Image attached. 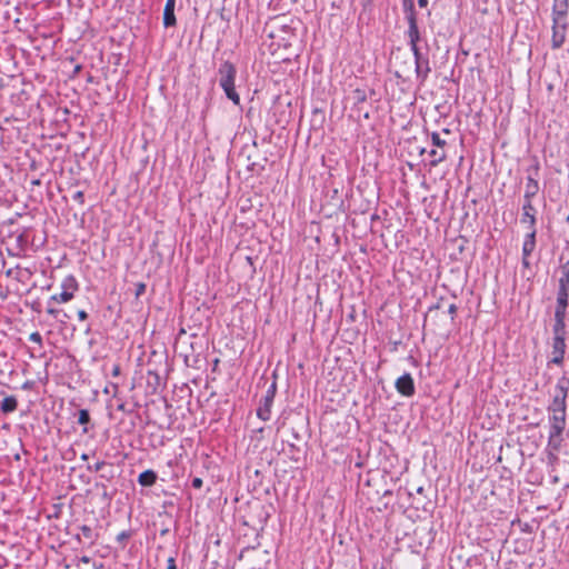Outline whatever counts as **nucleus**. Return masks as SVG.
<instances>
[{"mask_svg": "<svg viewBox=\"0 0 569 569\" xmlns=\"http://www.w3.org/2000/svg\"><path fill=\"white\" fill-rule=\"evenodd\" d=\"M156 481L157 473L151 469L144 470L138 477V482L142 487H151L156 483Z\"/></svg>", "mask_w": 569, "mask_h": 569, "instance_id": "obj_17", "label": "nucleus"}, {"mask_svg": "<svg viewBox=\"0 0 569 569\" xmlns=\"http://www.w3.org/2000/svg\"><path fill=\"white\" fill-rule=\"evenodd\" d=\"M566 352V338L553 337L552 338V358L549 363L562 365Z\"/></svg>", "mask_w": 569, "mask_h": 569, "instance_id": "obj_11", "label": "nucleus"}, {"mask_svg": "<svg viewBox=\"0 0 569 569\" xmlns=\"http://www.w3.org/2000/svg\"><path fill=\"white\" fill-rule=\"evenodd\" d=\"M439 308V305L435 306V307H431L429 308V311H432L433 309H438Z\"/></svg>", "mask_w": 569, "mask_h": 569, "instance_id": "obj_38", "label": "nucleus"}, {"mask_svg": "<svg viewBox=\"0 0 569 569\" xmlns=\"http://www.w3.org/2000/svg\"><path fill=\"white\" fill-rule=\"evenodd\" d=\"M567 21L559 19L552 20V38L551 46L553 49H559L566 40Z\"/></svg>", "mask_w": 569, "mask_h": 569, "instance_id": "obj_8", "label": "nucleus"}, {"mask_svg": "<svg viewBox=\"0 0 569 569\" xmlns=\"http://www.w3.org/2000/svg\"><path fill=\"white\" fill-rule=\"evenodd\" d=\"M273 401L269 400V398H263L260 400V405L257 409V416L259 419L263 421H268L271 417V407Z\"/></svg>", "mask_w": 569, "mask_h": 569, "instance_id": "obj_15", "label": "nucleus"}, {"mask_svg": "<svg viewBox=\"0 0 569 569\" xmlns=\"http://www.w3.org/2000/svg\"><path fill=\"white\" fill-rule=\"evenodd\" d=\"M81 561L88 563L90 561V559H89V557L83 556L81 558Z\"/></svg>", "mask_w": 569, "mask_h": 569, "instance_id": "obj_36", "label": "nucleus"}, {"mask_svg": "<svg viewBox=\"0 0 569 569\" xmlns=\"http://www.w3.org/2000/svg\"><path fill=\"white\" fill-rule=\"evenodd\" d=\"M568 9L569 0H553L552 20L559 19L560 21H567Z\"/></svg>", "mask_w": 569, "mask_h": 569, "instance_id": "obj_12", "label": "nucleus"}, {"mask_svg": "<svg viewBox=\"0 0 569 569\" xmlns=\"http://www.w3.org/2000/svg\"><path fill=\"white\" fill-rule=\"evenodd\" d=\"M129 537H130V533H129L128 531H121V532L117 536V540L121 542V541L127 540Z\"/></svg>", "mask_w": 569, "mask_h": 569, "instance_id": "obj_30", "label": "nucleus"}, {"mask_svg": "<svg viewBox=\"0 0 569 569\" xmlns=\"http://www.w3.org/2000/svg\"><path fill=\"white\" fill-rule=\"evenodd\" d=\"M430 157H432V160L430 161L431 167H437L440 162L445 161L447 159V153L445 150H441L439 148L431 149L429 151Z\"/></svg>", "mask_w": 569, "mask_h": 569, "instance_id": "obj_20", "label": "nucleus"}, {"mask_svg": "<svg viewBox=\"0 0 569 569\" xmlns=\"http://www.w3.org/2000/svg\"><path fill=\"white\" fill-rule=\"evenodd\" d=\"M87 432H88V428H87V427H84V428H83V433H87Z\"/></svg>", "mask_w": 569, "mask_h": 569, "instance_id": "obj_41", "label": "nucleus"}, {"mask_svg": "<svg viewBox=\"0 0 569 569\" xmlns=\"http://www.w3.org/2000/svg\"><path fill=\"white\" fill-rule=\"evenodd\" d=\"M219 86L223 90L226 97L232 101L233 104H240V96L236 90L237 68L230 61H223L218 69Z\"/></svg>", "mask_w": 569, "mask_h": 569, "instance_id": "obj_3", "label": "nucleus"}, {"mask_svg": "<svg viewBox=\"0 0 569 569\" xmlns=\"http://www.w3.org/2000/svg\"><path fill=\"white\" fill-rule=\"evenodd\" d=\"M568 392L569 379L562 376L558 379L547 407L549 425L548 447L553 451H559L563 441L562 433L567 427Z\"/></svg>", "mask_w": 569, "mask_h": 569, "instance_id": "obj_1", "label": "nucleus"}, {"mask_svg": "<svg viewBox=\"0 0 569 569\" xmlns=\"http://www.w3.org/2000/svg\"><path fill=\"white\" fill-rule=\"evenodd\" d=\"M448 313L450 315L451 320H455V317H456V313H457V306L455 303H451L448 307Z\"/></svg>", "mask_w": 569, "mask_h": 569, "instance_id": "obj_29", "label": "nucleus"}, {"mask_svg": "<svg viewBox=\"0 0 569 569\" xmlns=\"http://www.w3.org/2000/svg\"><path fill=\"white\" fill-rule=\"evenodd\" d=\"M119 375H120V366L116 365V366H113V369H112V376L117 377Z\"/></svg>", "mask_w": 569, "mask_h": 569, "instance_id": "obj_34", "label": "nucleus"}, {"mask_svg": "<svg viewBox=\"0 0 569 569\" xmlns=\"http://www.w3.org/2000/svg\"><path fill=\"white\" fill-rule=\"evenodd\" d=\"M521 263L525 268L530 267L529 256H522Z\"/></svg>", "mask_w": 569, "mask_h": 569, "instance_id": "obj_33", "label": "nucleus"}, {"mask_svg": "<svg viewBox=\"0 0 569 569\" xmlns=\"http://www.w3.org/2000/svg\"><path fill=\"white\" fill-rule=\"evenodd\" d=\"M81 537L89 545H93V542L96 541L97 535L93 532L91 527L83 525L80 527V533H78V538L81 539Z\"/></svg>", "mask_w": 569, "mask_h": 569, "instance_id": "obj_19", "label": "nucleus"}, {"mask_svg": "<svg viewBox=\"0 0 569 569\" xmlns=\"http://www.w3.org/2000/svg\"><path fill=\"white\" fill-rule=\"evenodd\" d=\"M167 569H176V560L172 557L167 561Z\"/></svg>", "mask_w": 569, "mask_h": 569, "instance_id": "obj_32", "label": "nucleus"}, {"mask_svg": "<svg viewBox=\"0 0 569 569\" xmlns=\"http://www.w3.org/2000/svg\"><path fill=\"white\" fill-rule=\"evenodd\" d=\"M104 465H106L104 461H97L92 467L89 466L88 469L97 472V471H100L104 467Z\"/></svg>", "mask_w": 569, "mask_h": 569, "instance_id": "obj_26", "label": "nucleus"}, {"mask_svg": "<svg viewBox=\"0 0 569 569\" xmlns=\"http://www.w3.org/2000/svg\"><path fill=\"white\" fill-rule=\"evenodd\" d=\"M83 460L88 459V456L87 455H82L81 457Z\"/></svg>", "mask_w": 569, "mask_h": 569, "instance_id": "obj_39", "label": "nucleus"}, {"mask_svg": "<svg viewBox=\"0 0 569 569\" xmlns=\"http://www.w3.org/2000/svg\"><path fill=\"white\" fill-rule=\"evenodd\" d=\"M536 214H537V210L533 207L532 202L523 201V204L521 208L520 222L528 228L529 232H532V229H536V222H537Z\"/></svg>", "mask_w": 569, "mask_h": 569, "instance_id": "obj_9", "label": "nucleus"}, {"mask_svg": "<svg viewBox=\"0 0 569 569\" xmlns=\"http://www.w3.org/2000/svg\"><path fill=\"white\" fill-rule=\"evenodd\" d=\"M18 407V400L14 396H8L6 397L1 402V411L3 413H11L17 410Z\"/></svg>", "mask_w": 569, "mask_h": 569, "instance_id": "obj_18", "label": "nucleus"}, {"mask_svg": "<svg viewBox=\"0 0 569 569\" xmlns=\"http://www.w3.org/2000/svg\"><path fill=\"white\" fill-rule=\"evenodd\" d=\"M443 132L449 133L450 131H449V129H443Z\"/></svg>", "mask_w": 569, "mask_h": 569, "instance_id": "obj_42", "label": "nucleus"}, {"mask_svg": "<svg viewBox=\"0 0 569 569\" xmlns=\"http://www.w3.org/2000/svg\"><path fill=\"white\" fill-rule=\"evenodd\" d=\"M430 138L433 147L445 150L443 148L447 146V142L446 140L440 138V134L438 132H432L430 134Z\"/></svg>", "mask_w": 569, "mask_h": 569, "instance_id": "obj_21", "label": "nucleus"}, {"mask_svg": "<svg viewBox=\"0 0 569 569\" xmlns=\"http://www.w3.org/2000/svg\"><path fill=\"white\" fill-rule=\"evenodd\" d=\"M415 64L417 78L421 81H425L431 71L428 57H423L422 59L417 60Z\"/></svg>", "mask_w": 569, "mask_h": 569, "instance_id": "obj_14", "label": "nucleus"}, {"mask_svg": "<svg viewBox=\"0 0 569 569\" xmlns=\"http://www.w3.org/2000/svg\"><path fill=\"white\" fill-rule=\"evenodd\" d=\"M73 200H76V201H77V202H79V203H83V200H84L83 191H77V192L73 194Z\"/></svg>", "mask_w": 569, "mask_h": 569, "instance_id": "obj_28", "label": "nucleus"}, {"mask_svg": "<svg viewBox=\"0 0 569 569\" xmlns=\"http://www.w3.org/2000/svg\"><path fill=\"white\" fill-rule=\"evenodd\" d=\"M568 302H559L556 303L555 309V325H553V337L566 338V312L568 308Z\"/></svg>", "mask_w": 569, "mask_h": 569, "instance_id": "obj_7", "label": "nucleus"}, {"mask_svg": "<svg viewBox=\"0 0 569 569\" xmlns=\"http://www.w3.org/2000/svg\"><path fill=\"white\" fill-rule=\"evenodd\" d=\"M60 287H61V292L52 295L47 302V305H48L47 313L54 318L59 317V315L61 313V310L52 307L51 305L53 302L54 303H67L70 300H72L74 298V293L79 290V282L73 274H69L63 278Z\"/></svg>", "mask_w": 569, "mask_h": 569, "instance_id": "obj_2", "label": "nucleus"}, {"mask_svg": "<svg viewBox=\"0 0 569 569\" xmlns=\"http://www.w3.org/2000/svg\"><path fill=\"white\" fill-rule=\"evenodd\" d=\"M203 485V481L201 478L199 477H194L191 481V486L194 488V489H200Z\"/></svg>", "mask_w": 569, "mask_h": 569, "instance_id": "obj_27", "label": "nucleus"}, {"mask_svg": "<svg viewBox=\"0 0 569 569\" xmlns=\"http://www.w3.org/2000/svg\"><path fill=\"white\" fill-rule=\"evenodd\" d=\"M63 318H69V316L66 312H62Z\"/></svg>", "mask_w": 569, "mask_h": 569, "instance_id": "obj_40", "label": "nucleus"}, {"mask_svg": "<svg viewBox=\"0 0 569 569\" xmlns=\"http://www.w3.org/2000/svg\"><path fill=\"white\" fill-rule=\"evenodd\" d=\"M418 4H419V7H421V8L427 7V4H428V0H418Z\"/></svg>", "mask_w": 569, "mask_h": 569, "instance_id": "obj_35", "label": "nucleus"}, {"mask_svg": "<svg viewBox=\"0 0 569 569\" xmlns=\"http://www.w3.org/2000/svg\"><path fill=\"white\" fill-rule=\"evenodd\" d=\"M395 387L397 391L405 397H411L416 392L413 379L408 372L396 380Z\"/></svg>", "mask_w": 569, "mask_h": 569, "instance_id": "obj_10", "label": "nucleus"}, {"mask_svg": "<svg viewBox=\"0 0 569 569\" xmlns=\"http://www.w3.org/2000/svg\"><path fill=\"white\" fill-rule=\"evenodd\" d=\"M559 271L557 301L569 303V260L560 264Z\"/></svg>", "mask_w": 569, "mask_h": 569, "instance_id": "obj_6", "label": "nucleus"}, {"mask_svg": "<svg viewBox=\"0 0 569 569\" xmlns=\"http://www.w3.org/2000/svg\"><path fill=\"white\" fill-rule=\"evenodd\" d=\"M78 422L82 426H86L90 422V415L87 409H81L79 411Z\"/></svg>", "mask_w": 569, "mask_h": 569, "instance_id": "obj_22", "label": "nucleus"}, {"mask_svg": "<svg viewBox=\"0 0 569 569\" xmlns=\"http://www.w3.org/2000/svg\"><path fill=\"white\" fill-rule=\"evenodd\" d=\"M144 292H146V283H143V282H138V283L136 284V291H134L136 297H140V296H142Z\"/></svg>", "mask_w": 569, "mask_h": 569, "instance_id": "obj_25", "label": "nucleus"}, {"mask_svg": "<svg viewBox=\"0 0 569 569\" xmlns=\"http://www.w3.org/2000/svg\"><path fill=\"white\" fill-rule=\"evenodd\" d=\"M536 234L537 230L532 229V232H528L525 236L523 243H522V256H529L533 252L536 248Z\"/></svg>", "mask_w": 569, "mask_h": 569, "instance_id": "obj_16", "label": "nucleus"}, {"mask_svg": "<svg viewBox=\"0 0 569 569\" xmlns=\"http://www.w3.org/2000/svg\"><path fill=\"white\" fill-rule=\"evenodd\" d=\"M176 0H167L163 10V24L166 28L173 27L177 23L174 16Z\"/></svg>", "mask_w": 569, "mask_h": 569, "instance_id": "obj_13", "label": "nucleus"}, {"mask_svg": "<svg viewBox=\"0 0 569 569\" xmlns=\"http://www.w3.org/2000/svg\"><path fill=\"white\" fill-rule=\"evenodd\" d=\"M276 383L273 382L269 388L268 390L266 391L263 398H269V400L273 401L274 400V397H276Z\"/></svg>", "mask_w": 569, "mask_h": 569, "instance_id": "obj_23", "label": "nucleus"}, {"mask_svg": "<svg viewBox=\"0 0 569 569\" xmlns=\"http://www.w3.org/2000/svg\"><path fill=\"white\" fill-rule=\"evenodd\" d=\"M29 340L31 342L38 343L39 346H42V337L38 331L30 333Z\"/></svg>", "mask_w": 569, "mask_h": 569, "instance_id": "obj_24", "label": "nucleus"}, {"mask_svg": "<svg viewBox=\"0 0 569 569\" xmlns=\"http://www.w3.org/2000/svg\"><path fill=\"white\" fill-rule=\"evenodd\" d=\"M78 318L80 321H84L88 319V313L84 311V310H79L78 311Z\"/></svg>", "mask_w": 569, "mask_h": 569, "instance_id": "obj_31", "label": "nucleus"}, {"mask_svg": "<svg viewBox=\"0 0 569 569\" xmlns=\"http://www.w3.org/2000/svg\"><path fill=\"white\" fill-rule=\"evenodd\" d=\"M405 11H406V18L408 21L407 36H408L409 46H410V49L412 51V54L415 57V62H416L417 60L422 59L425 56L420 52V49L418 47V42L420 40V32H419L418 23H417V13L415 10V6L411 1H409L408 3L405 2Z\"/></svg>", "mask_w": 569, "mask_h": 569, "instance_id": "obj_4", "label": "nucleus"}, {"mask_svg": "<svg viewBox=\"0 0 569 569\" xmlns=\"http://www.w3.org/2000/svg\"><path fill=\"white\" fill-rule=\"evenodd\" d=\"M33 186H39L41 182L39 179L32 180L31 182Z\"/></svg>", "mask_w": 569, "mask_h": 569, "instance_id": "obj_37", "label": "nucleus"}, {"mask_svg": "<svg viewBox=\"0 0 569 569\" xmlns=\"http://www.w3.org/2000/svg\"><path fill=\"white\" fill-rule=\"evenodd\" d=\"M540 170V164L538 160H535V163L527 169L528 172H531L526 178V188H525V194H523V201H530L532 202V199L537 196L539 192V183L537 180V176Z\"/></svg>", "mask_w": 569, "mask_h": 569, "instance_id": "obj_5", "label": "nucleus"}]
</instances>
